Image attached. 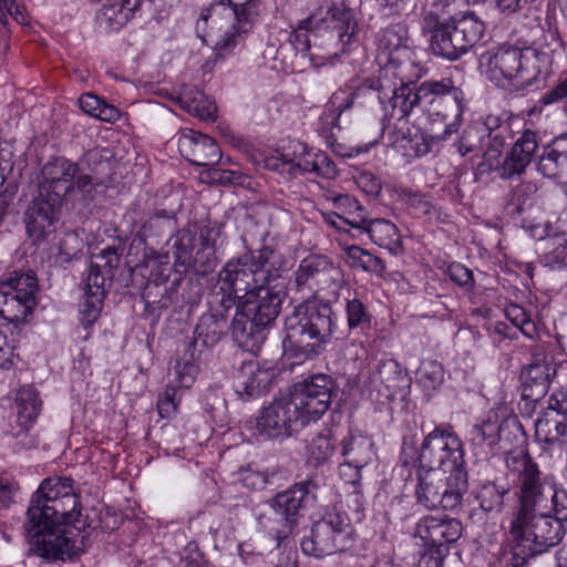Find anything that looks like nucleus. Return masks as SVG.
Listing matches in <instances>:
<instances>
[{
    "instance_id": "052dcab7",
    "label": "nucleus",
    "mask_w": 567,
    "mask_h": 567,
    "mask_svg": "<svg viewBox=\"0 0 567 567\" xmlns=\"http://www.w3.org/2000/svg\"><path fill=\"white\" fill-rule=\"evenodd\" d=\"M338 95H333L330 102L327 104L326 110L320 116L321 122L332 131L336 127H339V118L344 113L347 109L350 107L351 102L347 103H338Z\"/></svg>"
},
{
    "instance_id": "39448f33",
    "label": "nucleus",
    "mask_w": 567,
    "mask_h": 567,
    "mask_svg": "<svg viewBox=\"0 0 567 567\" xmlns=\"http://www.w3.org/2000/svg\"><path fill=\"white\" fill-rule=\"evenodd\" d=\"M471 127L475 131L476 140L488 138V145L483 153L489 169L498 172L503 179L519 177L525 173L538 147L536 134L526 130L515 141L502 164L498 162L505 144L507 126L499 115L488 114L475 122Z\"/></svg>"
},
{
    "instance_id": "0e129e2a",
    "label": "nucleus",
    "mask_w": 567,
    "mask_h": 567,
    "mask_svg": "<svg viewBox=\"0 0 567 567\" xmlns=\"http://www.w3.org/2000/svg\"><path fill=\"white\" fill-rule=\"evenodd\" d=\"M424 546L425 550L421 554L416 567H443L444 558L449 554V547Z\"/></svg>"
},
{
    "instance_id": "8fccbe9b",
    "label": "nucleus",
    "mask_w": 567,
    "mask_h": 567,
    "mask_svg": "<svg viewBox=\"0 0 567 567\" xmlns=\"http://www.w3.org/2000/svg\"><path fill=\"white\" fill-rule=\"evenodd\" d=\"M346 260L350 267L364 271H381L384 269L383 262L377 256L360 248L359 246H349L344 250Z\"/></svg>"
},
{
    "instance_id": "f03ea898",
    "label": "nucleus",
    "mask_w": 567,
    "mask_h": 567,
    "mask_svg": "<svg viewBox=\"0 0 567 567\" xmlns=\"http://www.w3.org/2000/svg\"><path fill=\"white\" fill-rule=\"evenodd\" d=\"M445 7L433 3L424 12L422 32L429 38V48L434 55L456 61L480 42L485 28L474 13L452 19Z\"/></svg>"
},
{
    "instance_id": "a878e982",
    "label": "nucleus",
    "mask_w": 567,
    "mask_h": 567,
    "mask_svg": "<svg viewBox=\"0 0 567 567\" xmlns=\"http://www.w3.org/2000/svg\"><path fill=\"white\" fill-rule=\"evenodd\" d=\"M292 147V154H282V164L289 165V172L315 173L329 179L337 177V166L324 152L301 142H295Z\"/></svg>"
},
{
    "instance_id": "e2e57ef3",
    "label": "nucleus",
    "mask_w": 567,
    "mask_h": 567,
    "mask_svg": "<svg viewBox=\"0 0 567 567\" xmlns=\"http://www.w3.org/2000/svg\"><path fill=\"white\" fill-rule=\"evenodd\" d=\"M73 183H74V193L72 196H66L68 199L84 200V199L92 198L94 189H95V183L93 182V179L90 175L83 174L79 169V173H76V176H75Z\"/></svg>"
},
{
    "instance_id": "c756f323",
    "label": "nucleus",
    "mask_w": 567,
    "mask_h": 567,
    "mask_svg": "<svg viewBox=\"0 0 567 567\" xmlns=\"http://www.w3.org/2000/svg\"><path fill=\"white\" fill-rule=\"evenodd\" d=\"M272 378L271 370L262 368L256 360H249L237 370L233 385L243 400H250L259 396Z\"/></svg>"
},
{
    "instance_id": "473e14b6",
    "label": "nucleus",
    "mask_w": 567,
    "mask_h": 567,
    "mask_svg": "<svg viewBox=\"0 0 567 567\" xmlns=\"http://www.w3.org/2000/svg\"><path fill=\"white\" fill-rule=\"evenodd\" d=\"M361 229L368 233L375 245L389 250L390 254L398 255L403 251L402 235L393 221L385 218L365 220Z\"/></svg>"
},
{
    "instance_id": "dca6fc26",
    "label": "nucleus",
    "mask_w": 567,
    "mask_h": 567,
    "mask_svg": "<svg viewBox=\"0 0 567 567\" xmlns=\"http://www.w3.org/2000/svg\"><path fill=\"white\" fill-rule=\"evenodd\" d=\"M508 473L516 487L518 507L516 512L547 508L548 477H542L538 465L526 453L512 454L506 460Z\"/></svg>"
},
{
    "instance_id": "423d86ee",
    "label": "nucleus",
    "mask_w": 567,
    "mask_h": 567,
    "mask_svg": "<svg viewBox=\"0 0 567 567\" xmlns=\"http://www.w3.org/2000/svg\"><path fill=\"white\" fill-rule=\"evenodd\" d=\"M279 256L269 247L249 251L229 259L218 274L217 288L221 293L220 303L228 309L259 285L279 277Z\"/></svg>"
},
{
    "instance_id": "13d9d810",
    "label": "nucleus",
    "mask_w": 567,
    "mask_h": 567,
    "mask_svg": "<svg viewBox=\"0 0 567 567\" xmlns=\"http://www.w3.org/2000/svg\"><path fill=\"white\" fill-rule=\"evenodd\" d=\"M548 496L550 497V507L547 514L564 525V522H567V491L550 485L548 486Z\"/></svg>"
},
{
    "instance_id": "20e7f679",
    "label": "nucleus",
    "mask_w": 567,
    "mask_h": 567,
    "mask_svg": "<svg viewBox=\"0 0 567 567\" xmlns=\"http://www.w3.org/2000/svg\"><path fill=\"white\" fill-rule=\"evenodd\" d=\"M202 10L196 30L202 40L221 52L233 51L252 29L258 0H228Z\"/></svg>"
},
{
    "instance_id": "5701e85b",
    "label": "nucleus",
    "mask_w": 567,
    "mask_h": 567,
    "mask_svg": "<svg viewBox=\"0 0 567 567\" xmlns=\"http://www.w3.org/2000/svg\"><path fill=\"white\" fill-rule=\"evenodd\" d=\"M431 131L429 134L420 127H409L408 123L403 122L389 132L388 143L406 159L421 157L429 154L435 144L455 133V123H446L442 132L431 124Z\"/></svg>"
},
{
    "instance_id": "5fc2aeb1",
    "label": "nucleus",
    "mask_w": 567,
    "mask_h": 567,
    "mask_svg": "<svg viewBox=\"0 0 567 567\" xmlns=\"http://www.w3.org/2000/svg\"><path fill=\"white\" fill-rule=\"evenodd\" d=\"M506 493L507 489L501 488L494 483H488L481 487L476 497L480 502V507L488 513L501 509Z\"/></svg>"
},
{
    "instance_id": "ddd939ff",
    "label": "nucleus",
    "mask_w": 567,
    "mask_h": 567,
    "mask_svg": "<svg viewBox=\"0 0 567 567\" xmlns=\"http://www.w3.org/2000/svg\"><path fill=\"white\" fill-rule=\"evenodd\" d=\"M81 516L80 501L70 477L44 480L31 498L28 518L33 524L38 518Z\"/></svg>"
},
{
    "instance_id": "774afa93",
    "label": "nucleus",
    "mask_w": 567,
    "mask_h": 567,
    "mask_svg": "<svg viewBox=\"0 0 567 567\" xmlns=\"http://www.w3.org/2000/svg\"><path fill=\"white\" fill-rule=\"evenodd\" d=\"M482 142V140H476L475 131L468 126L455 143V147L461 156H465L473 153Z\"/></svg>"
},
{
    "instance_id": "c9c22d12",
    "label": "nucleus",
    "mask_w": 567,
    "mask_h": 567,
    "mask_svg": "<svg viewBox=\"0 0 567 567\" xmlns=\"http://www.w3.org/2000/svg\"><path fill=\"white\" fill-rule=\"evenodd\" d=\"M542 264L551 270L567 268V233L544 239Z\"/></svg>"
},
{
    "instance_id": "4c0bfd02",
    "label": "nucleus",
    "mask_w": 567,
    "mask_h": 567,
    "mask_svg": "<svg viewBox=\"0 0 567 567\" xmlns=\"http://www.w3.org/2000/svg\"><path fill=\"white\" fill-rule=\"evenodd\" d=\"M42 408V402L35 390L31 386H22L17 394L18 422L21 427L28 430L37 420Z\"/></svg>"
},
{
    "instance_id": "cd10ccee",
    "label": "nucleus",
    "mask_w": 567,
    "mask_h": 567,
    "mask_svg": "<svg viewBox=\"0 0 567 567\" xmlns=\"http://www.w3.org/2000/svg\"><path fill=\"white\" fill-rule=\"evenodd\" d=\"M178 150L183 157L198 166L215 165L221 157L218 144L210 136L192 128L181 132Z\"/></svg>"
},
{
    "instance_id": "2f4dec72",
    "label": "nucleus",
    "mask_w": 567,
    "mask_h": 567,
    "mask_svg": "<svg viewBox=\"0 0 567 567\" xmlns=\"http://www.w3.org/2000/svg\"><path fill=\"white\" fill-rule=\"evenodd\" d=\"M266 327L243 313L237 312L231 323V334L238 346L250 353H257L267 338Z\"/></svg>"
},
{
    "instance_id": "aec40b11",
    "label": "nucleus",
    "mask_w": 567,
    "mask_h": 567,
    "mask_svg": "<svg viewBox=\"0 0 567 567\" xmlns=\"http://www.w3.org/2000/svg\"><path fill=\"white\" fill-rule=\"evenodd\" d=\"M333 381L326 374H316L293 385L287 393L296 413L306 426L318 421L329 409L331 403Z\"/></svg>"
},
{
    "instance_id": "4d7b16f0",
    "label": "nucleus",
    "mask_w": 567,
    "mask_h": 567,
    "mask_svg": "<svg viewBox=\"0 0 567 567\" xmlns=\"http://www.w3.org/2000/svg\"><path fill=\"white\" fill-rule=\"evenodd\" d=\"M100 19L109 30H118L128 22L127 16L116 0L104 3L100 10Z\"/></svg>"
},
{
    "instance_id": "7ed1b4c3",
    "label": "nucleus",
    "mask_w": 567,
    "mask_h": 567,
    "mask_svg": "<svg viewBox=\"0 0 567 567\" xmlns=\"http://www.w3.org/2000/svg\"><path fill=\"white\" fill-rule=\"evenodd\" d=\"M79 166L64 157L54 158L42 168V184L39 196L33 199L25 212L27 231L39 240L53 229L56 209L74 193V178Z\"/></svg>"
},
{
    "instance_id": "1a4fd4ad",
    "label": "nucleus",
    "mask_w": 567,
    "mask_h": 567,
    "mask_svg": "<svg viewBox=\"0 0 567 567\" xmlns=\"http://www.w3.org/2000/svg\"><path fill=\"white\" fill-rule=\"evenodd\" d=\"M544 55L530 48L502 47L486 51L478 59L482 76L502 87L530 84L540 74Z\"/></svg>"
},
{
    "instance_id": "412c9836",
    "label": "nucleus",
    "mask_w": 567,
    "mask_h": 567,
    "mask_svg": "<svg viewBox=\"0 0 567 567\" xmlns=\"http://www.w3.org/2000/svg\"><path fill=\"white\" fill-rule=\"evenodd\" d=\"M38 279L34 272L14 274L0 284V317L18 324L33 311Z\"/></svg>"
},
{
    "instance_id": "b1692460",
    "label": "nucleus",
    "mask_w": 567,
    "mask_h": 567,
    "mask_svg": "<svg viewBox=\"0 0 567 567\" xmlns=\"http://www.w3.org/2000/svg\"><path fill=\"white\" fill-rule=\"evenodd\" d=\"M259 285L248 295H243L237 308L258 322L259 327L269 328L280 313L286 297L285 287L279 282Z\"/></svg>"
},
{
    "instance_id": "de8ad7c7",
    "label": "nucleus",
    "mask_w": 567,
    "mask_h": 567,
    "mask_svg": "<svg viewBox=\"0 0 567 567\" xmlns=\"http://www.w3.org/2000/svg\"><path fill=\"white\" fill-rule=\"evenodd\" d=\"M226 322L221 317L213 313H205L200 317L196 329V340H200L205 346L217 343L224 333Z\"/></svg>"
},
{
    "instance_id": "3c124183",
    "label": "nucleus",
    "mask_w": 567,
    "mask_h": 567,
    "mask_svg": "<svg viewBox=\"0 0 567 567\" xmlns=\"http://www.w3.org/2000/svg\"><path fill=\"white\" fill-rule=\"evenodd\" d=\"M506 318L520 330L522 334L530 340L538 338V327L526 310L516 303L505 307Z\"/></svg>"
},
{
    "instance_id": "4be33fe9",
    "label": "nucleus",
    "mask_w": 567,
    "mask_h": 567,
    "mask_svg": "<svg viewBox=\"0 0 567 567\" xmlns=\"http://www.w3.org/2000/svg\"><path fill=\"white\" fill-rule=\"evenodd\" d=\"M408 28L403 23L389 25L377 38L375 62L379 74H396L412 66Z\"/></svg>"
},
{
    "instance_id": "72a5a7b5",
    "label": "nucleus",
    "mask_w": 567,
    "mask_h": 567,
    "mask_svg": "<svg viewBox=\"0 0 567 567\" xmlns=\"http://www.w3.org/2000/svg\"><path fill=\"white\" fill-rule=\"evenodd\" d=\"M567 166V134L556 137L538 159L537 171L546 177H556Z\"/></svg>"
},
{
    "instance_id": "c03bdc74",
    "label": "nucleus",
    "mask_w": 567,
    "mask_h": 567,
    "mask_svg": "<svg viewBox=\"0 0 567 567\" xmlns=\"http://www.w3.org/2000/svg\"><path fill=\"white\" fill-rule=\"evenodd\" d=\"M141 274L155 285L164 284L172 272V265L167 254L148 255L140 267Z\"/></svg>"
},
{
    "instance_id": "0eeeda50",
    "label": "nucleus",
    "mask_w": 567,
    "mask_h": 567,
    "mask_svg": "<svg viewBox=\"0 0 567 567\" xmlns=\"http://www.w3.org/2000/svg\"><path fill=\"white\" fill-rule=\"evenodd\" d=\"M399 462L403 466L417 465L453 476L458 472L467 474L464 467L463 442L449 426H436L424 437L419 450L412 440L404 439Z\"/></svg>"
},
{
    "instance_id": "2eb2a0df",
    "label": "nucleus",
    "mask_w": 567,
    "mask_h": 567,
    "mask_svg": "<svg viewBox=\"0 0 567 567\" xmlns=\"http://www.w3.org/2000/svg\"><path fill=\"white\" fill-rule=\"evenodd\" d=\"M353 534L348 515L333 509L313 523L310 537L301 542V550L315 557L343 551L352 546Z\"/></svg>"
},
{
    "instance_id": "6e6552de",
    "label": "nucleus",
    "mask_w": 567,
    "mask_h": 567,
    "mask_svg": "<svg viewBox=\"0 0 567 567\" xmlns=\"http://www.w3.org/2000/svg\"><path fill=\"white\" fill-rule=\"evenodd\" d=\"M538 511L515 512L509 526L513 542V564L522 567L528 558L557 545L565 533L564 525L549 514Z\"/></svg>"
},
{
    "instance_id": "f257e3e1",
    "label": "nucleus",
    "mask_w": 567,
    "mask_h": 567,
    "mask_svg": "<svg viewBox=\"0 0 567 567\" xmlns=\"http://www.w3.org/2000/svg\"><path fill=\"white\" fill-rule=\"evenodd\" d=\"M343 281L342 270L322 255L303 258L293 272V284L307 300L298 305L285 320L287 338L300 344L306 358L320 355L332 341L337 318L330 306L310 302L319 291L339 287Z\"/></svg>"
},
{
    "instance_id": "f8f14e48",
    "label": "nucleus",
    "mask_w": 567,
    "mask_h": 567,
    "mask_svg": "<svg viewBox=\"0 0 567 567\" xmlns=\"http://www.w3.org/2000/svg\"><path fill=\"white\" fill-rule=\"evenodd\" d=\"M417 467V484L415 486L417 504L427 509L437 507L454 509L461 504L468 487L467 474L458 472L456 476H453L442 471Z\"/></svg>"
},
{
    "instance_id": "338daca9",
    "label": "nucleus",
    "mask_w": 567,
    "mask_h": 567,
    "mask_svg": "<svg viewBox=\"0 0 567 567\" xmlns=\"http://www.w3.org/2000/svg\"><path fill=\"white\" fill-rule=\"evenodd\" d=\"M358 187L367 195L377 196L381 192V181L373 173L364 171L355 177Z\"/></svg>"
},
{
    "instance_id": "f3484780",
    "label": "nucleus",
    "mask_w": 567,
    "mask_h": 567,
    "mask_svg": "<svg viewBox=\"0 0 567 567\" xmlns=\"http://www.w3.org/2000/svg\"><path fill=\"white\" fill-rule=\"evenodd\" d=\"M523 433V426L513 409L504 403H496L476 422L470 432V442L478 453H489L504 440L512 442Z\"/></svg>"
},
{
    "instance_id": "6e6d98bb",
    "label": "nucleus",
    "mask_w": 567,
    "mask_h": 567,
    "mask_svg": "<svg viewBox=\"0 0 567 567\" xmlns=\"http://www.w3.org/2000/svg\"><path fill=\"white\" fill-rule=\"evenodd\" d=\"M104 298L93 297L84 293V299L80 303L79 317L84 329H89L100 317Z\"/></svg>"
},
{
    "instance_id": "4468645a",
    "label": "nucleus",
    "mask_w": 567,
    "mask_h": 567,
    "mask_svg": "<svg viewBox=\"0 0 567 567\" xmlns=\"http://www.w3.org/2000/svg\"><path fill=\"white\" fill-rule=\"evenodd\" d=\"M422 109L429 112L427 118L432 125L455 123V133L462 122L464 112V93L453 80L424 81L416 87Z\"/></svg>"
},
{
    "instance_id": "603ef678",
    "label": "nucleus",
    "mask_w": 567,
    "mask_h": 567,
    "mask_svg": "<svg viewBox=\"0 0 567 567\" xmlns=\"http://www.w3.org/2000/svg\"><path fill=\"white\" fill-rule=\"evenodd\" d=\"M334 450L336 444L330 432L326 431L324 433H320L313 437L309 445V461L313 462L316 465L323 464L331 458Z\"/></svg>"
},
{
    "instance_id": "49530a36",
    "label": "nucleus",
    "mask_w": 567,
    "mask_h": 567,
    "mask_svg": "<svg viewBox=\"0 0 567 567\" xmlns=\"http://www.w3.org/2000/svg\"><path fill=\"white\" fill-rule=\"evenodd\" d=\"M259 525L276 540V546H279L293 533L296 522L284 515L272 514V509L269 508L268 513L260 516Z\"/></svg>"
},
{
    "instance_id": "e433bc0d",
    "label": "nucleus",
    "mask_w": 567,
    "mask_h": 567,
    "mask_svg": "<svg viewBox=\"0 0 567 567\" xmlns=\"http://www.w3.org/2000/svg\"><path fill=\"white\" fill-rule=\"evenodd\" d=\"M195 234L188 229H179L171 238L174 267L178 272H186L193 265V249H194Z\"/></svg>"
},
{
    "instance_id": "a211bd4d",
    "label": "nucleus",
    "mask_w": 567,
    "mask_h": 567,
    "mask_svg": "<svg viewBox=\"0 0 567 567\" xmlns=\"http://www.w3.org/2000/svg\"><path fill=\"white\" fill-rule=\"evenodd\" d=\"M396 74H379L378 79L370 80L369 89L378 92L384 115L399 121L406 117L415 107L422 104L416 87L412 86L409 71Z\"/></svg>"
},
{
    "instance_id": "393cba45",
    "label": "nucleus",
    "mask_w": 567,
    "mask_h": 567,
    "mask_svg": "<svg viewBox=\"0 0 567 567\" xmlns=\"http://www.w3.org/2000/svg\"><path fill=\"white\" fill-rule=\"evenodd\" d=\"M301 422L287 394L276 398L256 417V429L268 439L286 437L297 431Z\"/></svg>"
},
{
    "instance_id": "58836bf2",
    "label": "nucleus",
    "mask_w": 567,
    "mask_h": 567,
    "mask_svg": "<svg viewBox=\"0 0 567 567\" xmlns=\"http://www.w3.org/2000/svg\"><path fill=\"white\" fill-rule=\"evenodd\" d=\"M331 200L344 224L358 229L364 226L367 220L365 209L354 197L340 194L331 197Z\"/></svg>"
},
{
    "instance_id": "bb28decb",
    "label": "nucleus",
    "mask_w": 567,
    "mask_h": 567,
    "mask_svg": "<svg viewBox=\"0 0 567 567\" xmlns=\"http://www.w3.org/2000/svg\"><path fill=\"white\" fill-rule=\"evenodd\" d=\"M462 523L457 518L445 515L424 516L414 529L415 537H419L424 545L439 548L449 547L462 536Z\"/></svg>"
},
{
    "instance_id": "9b49d317",
    "label": "nucleus",
    "mask_w": 567,
    "mask_h": 567,
    "mask_svg": "<svg viewBox=\"0 0 567 567\" xmlns=\"http://www.w3.org/2000/svg\"><path fill=\"white\" fill-rule=\"evenodd\" d=\"M302 27H312L316 37L327 38L328 45L344 51L357 33L353 14L341 0H311L310 14Z\"/></svg>"
},
{
    "instance_id": "79ce46f5",
    "label": "nucleus",
    "mask_w": 567,
    "mask_h": 567,
    "mask_svg": "<svg viewBox=\"0 0 567 567\" xmlns=\"http://www.w3.org/2000/svg\"><path fill=\"white\" fill-rule=\"evenodd\" d=\"M309 31H313L312 27H302L301 20L299 21L298 27L289 33L288 41L295 52L297 54H301L302 56H309L311 60L318 58L322 60V63H332V60L338 55V51L334 50L323 55L312 52L308 34Z\"/></svg>"
},
{
    "instance_id": "09e8293b",
    "label": "nucleus",
    "mask_w": 567,
    "mask_h": 567,
    "mask_svg": "<svg viewBox=\"0 0 567 567\" xmlns=\"http://www.w3.org/2000/svg\"><path fill=\"white\" fill-rule=\"evenodd\" d=\"M444 378V370L435 360H424L415 373L416 383L426 392L437 389Z\"/></svg>"
},
{
    "instance_id": "69168bd1",
    "label": "nucleus",
    "mask_w": 567,
    "mask_h": 567,
    "mask_svg": "<svg viewBox=\"0 0 567 567\" xmlns=\"http://www.w3.org/2000/svg\"><path fill=\"white\" fill-rule=\"evenodd\" d=\"M447 275L453 282L467 290L474 286L473 272L460 262H452L447 268Z\"/></svg>"
},
{
    "instance_id": "37998d69",
    "label": "nucleus",
    "mask_w": 567,
    "mask_h": 567,
    "mask_svg": "<svg viewBox=\"0 0 567 567\" xmlns=\"http://www.w3.org/2000/svg\"><path fill=\"white\" fill-rule=\"evenodd\" d=\"M181 106L189 114L202 120L214 118L216 107L205 95L194 89H186L179 94Z\"/></svg>"
},
{
    "instance_id": "7c9ffc66",
    "label": "nucleus",
    "mask_w": 567,
    "mask_h": 567,
    "mask_svg": "<svg viewBox=\"0 0 567 567\" xmlns=\"http://www.w3.org/2000/svg\"><path fill=\"white\" fill-rule=\"evenodd\" d=\"M370 382L382 395L393 399L409 385V378L398 361L385 359L378 363Z\"/></svg>"
},
{
    "instance_id": "9d476101",
    "label": "nucleus",
    "mask_w": 567,
    "mask_h": 567,
    "mask_svg": "<svg viewBox=\"0 0 567 567\" xmlns=\"http://www.w3.org/2000/svg\"><path fill=\"white\" fill-rule=\"evenodd\" d=\"M80 516L38 518L29 520L28 537L38 556L64 560L78 555L86 538Z\"/></svg>"
},
{
    "instance_id": "bf43d9fd",
    "label": "nucleus",
    "mask_w": 567,
    "mask_h": 567,
    "mask_svg": "<svg viewBox=\"0 0 567 567\" xmlns=\"http://www.w3.org/2000/svg\"><path fill=\"white\" fill-rule=\"evenodd\" d=\"M106 276L102 271L101 266L92 262L87 269L84 284V293L97 298L105 297Z\"/></svg>"
},
{
    "instance_id": "a19ab883",
    "label": "nucleus",
    "mask_w": 567,
    "mask_h": 567,
    "mask_svg": "<svg viewBox=\"0 0 567 567\" xmlns=\"http://www.w3.org/2000/svg\"><path fill=\"white\" fill-rule=\"evenodd\" d=\"M78 102L84 113L103 122L114 123L121 117V112L117 107L107 104L94 94H82Z\"/></svg>"
},
{
    "instance_id": "ea45409f",
    "label": "nucleus",
    "mask_w": 567,
    "mask_h": 567,
    "mask_svg": "<svg viewBox=\"0 0 567 567\" xmlns=\"http://www.w3.org/2000/svg\"><path fill=\"white\" fill-rule=\"evenodd\" d=\"M198 372L194 350H188L175 363L169 383L179 390H188L195 383Z\"/></svg>"
},
{
    "instance_id": "f704fd0d",
    "label": "nucleus",
    "mask_w": 567,
    "mask_h": 567,
    "mask_svg": "<svg viewBox=\"0 0 567 567\" xmlns=\"http://www.w3.org/2000/svg\"><path fill=\"white\" fill-rule=\"evenodd\" d=\"M566 435L567 417L563 415L544 412L535 422V436L539 442L554 444Z\"/></svg>"
},
{
    "instance_id": "864d4df0",
    "label": "nucleus",
    "mask_w": 567,
    "mask_h": 567,
    "mask_svg": "<svg viewBox=\"0 0 567 567\" xmlns=\"http://www.w3.org/2000/svg\"><path fill=\"white\" fill-rule=\"evenodd\" d=\"M183 391L176 385L168 382L164 392L157 400V410L162 417L169 419L177 413L178 406L182 402Z\"/></svg>"
},
{
    "instance_id": "6ab92c4d",
    "label": "nucleus",
    "mask_w": 567,
    "mask_h": 567,
    "mask_svg": "<svg viewBox=\"0 0 567 567\" xmlns=\"http://www.w3.org/2000/svg\"><path fill=\"white\" fill-rule=\"evenodd\" d=\"M340 454L342 462L339 465L340 477L348 484L353 485L352 497L355 503V511L363 508V495L359 489L362 478V470L368 466L377 456V450L372 439L360 433H349L341 441Z\"/></svg>"
},
{
    "instance_id": "c85d7f7f",
    "label": "nucleus",
    "mask_w": 567,
    "mask_h": 567,
    "mask_svg": "<svg viewBox=\"0 0 567 567\" xmlns=\"http://www.w3.org/2000/svg\"><path fill=\"white\" fill-rule=\"evenodd\" d=\"M318 486L312 481L300 482L291 488L278 493L269 501V508L272 514L284 515L293 522L300 515L302 508L312 504L317 498Z\"/></svg>"
},
{
    "instance_id": "680f3d73",
    "label": "nucleus",
    "mask_w": 567,
    "mask_h": 567,
    "mask_svg": "<svg viewBox=\"0 0 567 567\" xmlns=\"http://www.w3.org/2000/svg\"><path fill=\"white\" fill-rule=\"evenodd\" d=\"M347 320L350 329L370 323V316L364 305L357 298L347 301Z\"/></svg>"
},
{
    "instance_id": "a18cd8bd",
    "label": "nucleus",
    "mask_w": 567,
    "mask_h": 567,
    "mask_svg": "<svg viewBox=\"0 0 567 567\" xmlns=\"http://www.w3.org/2000/svg\"><path fill=\"white\" fill-rule=\"evenodd\" d=\"M524 391L527 392V396L538 398L544 395L549 385V368L543 363H535L528 365L523 374Z\"/></svg>"
}]
</instances>
